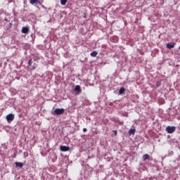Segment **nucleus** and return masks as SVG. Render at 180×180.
<instances>
[{"instance_id": "ddd939ff", "label": "nucleus", "mask_w": 180, "mask_h": 180, "mask_svg": "<svg viewBox=\"0 0 180 180\" xmlns=\"http://www.w3.org/2000/svg\"><path fill=\"white\" fill-rule=\"evenodd\" d=\"M90 56L91 57H96V56H98V52H96V51H93L92 53H90Z\"/></svg>"}, {"instance_id": "9b49d317", "label": "nucleus", "mask_w": 180, "mask_h": 180, "mask_svg": "<svg viewBox=\"0 0 180 180\" xmlns=\"http://www.w3.org/2000/svg\"><path fill=\"white\" fill-rule=\"evenodd\" d=\"M124 91H126V89H124V87H121L120 91H119L120 95H122V94H124Z\"/></svg>"}, {"instance_id": "0eeeda50", "label": "nucleus", "mask_w": 180, "mask_h": 180, "mask_svg": "<svg viewBox=\"0 0 180 180\" xmlns=\"http://www.w3.org/2000/svg\"><path fill=\"white\" fill-rule=\"evenodd\" d=\"M174 47H175L174 43L170 42V43L167 44V49H174Z\"/></svg>"}, {"instance_id": "2eb2a0df", "label": "nucleus", "mask_w": 180, "mask_h": 180, "mask_svg": "<svg viewBox=\"0 0 180 180\" xmlns=\"http://www.w3.org/2000/svg\"><path fill=\"white\" fill-rule=\"evenodd\" d=\"M36 2H37V0H30V3L32 5H34V4H36Z\"/></svg>"}, {"instance_id": "7ed1b4c3", "label": "nucleus", "mask_w": 180, "mask_h": 180, "mask_svg": "<svg viewBox=\"0 0 180 180\" xmlns=\"http://www.w3.org/2000/svg\"><path fill=\"white\" fill-rule=\"evenodd\" d=\"M64 112H65V110L64 108H56L54 110L55 115H63Z\"/></svg>"}, {"instance_id": "9d476101", "label": "nucleus", "mask_w": 180, "mask_h": 180, "mask_svg": "<svg viewBox=\"0 0 180 180\" xmlns=\"http://www.w3.org/2000/svg\"><path fill=\"white\" fill-rule=\"evenodd\" d=\"M75 91H76V92H81L82 90L81 89V86L79 85H77L75 88Z\"/></svg>"}, {"instance_id": "39448f33", "label": "nucleus", "mask_w": 180, "mask_h": 180, "mask_svg": "<svg viewBox=\"0 0 180 180\" xmlns=\"http://www.w3.org/2000/svg\"><path fill=\"white\" fill-rule=\"evenodd\" d=\"M60 151H63V153H65L67 151H70V148L69 146H61L60 147Z\"/></svg>"}, {"instance_id": "f8f14e48", "label": "nucleus", "mask_w": 180, "mask_h": 180, "mask_svg": "<svg viewBox=\"0 0 180 180\" xmlns=\"http://www.w3.org/2000/svg\"><path fill=\"white\" fill-rule=\"evenodd\" d=\"M149 158H150V155H148V154H145L143 155V161H146V160H148Z\"/></svg>"}, {"instance_id": "f257e3e1", "label": "nucleus", "mask_w": 180, "mask_h": 180, "mask_svg": "<svg viewBox=\"0 0 180 180\" xmlns=\"http://www.w3.org/2000/svg\"><path fill=\"white\" fill-rule=\"evenodd\" d=\"M28 65L30 67V70H36L37 68V65L36 64V62L33 61V60L30 59L28 61Z\"/></svg>"}, {"instance_id": "6e6552de", "label": "nucleus", "mask_w": 180, "mask_h": 180, "mask_svg": "<svg viewBox=\"0 0 180 180\" xmlns=\"http://www.w3.org/2000/svg\"><path fill=\"white\" fill-rule=\"evenodd\" d=\"M15 165L18 167V168H22L23 167V163L20 162H15Z\"/></svg>"}, {"instance_id": "423d86ee", "label": "nucleus", "mask_w": 180, "mask_h": 180, "mask_svg": "<svg viewBox=\"0 0 180 180\" xmlns=\"http://www.w3.org/2000/svg\"><path fill=\"white\" fill-rule=\"evenodd\" d=\"M22 33H24L25 34H27L29 33V27H23L21 30Z\"/></svg>"}, {"instance_id": "a211bd4d", "label": "nucleus", "mask_w": 180, "mask_h": 180, "mask_svg": "<svg viewBox=\"0 0 180 180\" xmlns=\"http://www.w3.org/2000/svg\"><path fill=\"white\" fill-rule=\"evenodd\" d=\"M157 86H160V85H157Z\"/></svg>"}, {"instance_id": "1a4fd4ad", "label": "nucleus", "mask_w": 180, "mask_h": 180, "mask_svg": "<svg viewBox=\"0 0 180 180\" xmlns=\"http://www.w3.org/2000/svg\"><path fill=\"white\" fill-rule=\"evenodd\" d=\"M129 136H131V134L132 135L136 134V129H129Z\"/></svg>"}, {"instance_id": "20e7f679", "label": "nucleus", "mask_w": 180, "mask_h": 180, "mask_svg": "<svg viewBox=\"0 0 180 180\" xmlns=\"http://www.w3.org/2000/svg\"><path fill=\"white\" fill-rule=\"evenodd\" d=\"M6 119L7 122H12L15 119V115L13 114H8L6 115Z\"/></svg>"}, {"instance_id": "dca6fc26", "label": "nucleus", "mask_w": 180, "mask_h": 180, "mask_svg": "<svg viewBox=\"0 0 180 180\" xmlns=\"http://www.w3.org/2000/svg\"><path fill=\"white\" fill-rule=\"evenodd\" d=\"M113 132H114L115 136H117V130L113 131Z\"/></svg>"}, {"instance_id": "f3484780", "label": "nucleus", "mask_w": 180, "mask_h": 180, "mask_svg": "<svg viewBox=\"0 0 180 180\" xmlns=\"http://www.w3.org/2000/svg\"><path fill=\"white\" fill-rule=\"evenodd\" d=\"M83 131H84V133L86 132V131H87L86 128H84V129H83Z\"/></svg>"}, {"instance_id": "f03ea898", "label": "nucleus", "mask_w": 180, "mask_h": 180, "mask_svg": "<svg viewBox=\"0 0 180 180\" xmlns=\"http://www.w3.org/2000/svg\"><path fill=\"white\" fill-rule=\"evenodd\" d=\"M175 130H176V127H175V126H173V127L167 126L166 127V131L169 134H172V133H174L175 131Z\"/></svg>"}, {"instance_id": "4468645a", "label": "nucleus", "mask_w": 180, "mask_h": 180, "mask_svg": "<svg viewBox=\"0 0 180 180\" xmlns=\"http://www.w3.org/2000/svg\"><path fill=\"white\" fill-rule=\"evenodd\" d=\"M61 5L64 6L67 4V0H60Z\"/></svg>"}]
</instances>
